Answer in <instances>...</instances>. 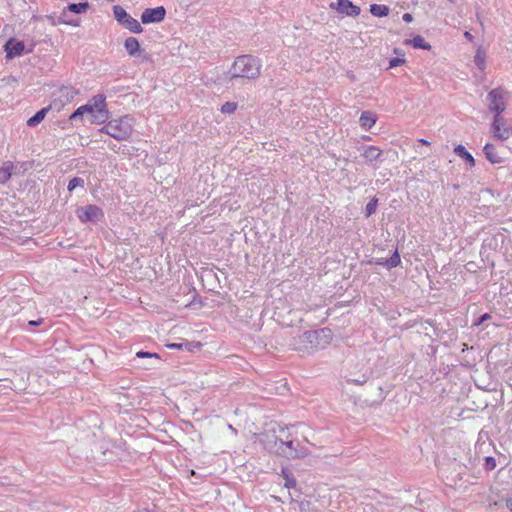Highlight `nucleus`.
I'll list each match as a JSON object with an SVG mask.
<instances>
[{
  "label": "nucleus",
  "mask_w": 512,
  "mask_h": 512,
  "mask_svg": "<svg viewBox=\"0 0 512 512\" xmlns=\"http://www.w3.org/2000/svg\"><path fill=\"white\" fill-rule=\"evenodd\" d=\"M418 142L423 144V145H430V142L427 141L426 139H423V138L419 139Z\"/></svg>",
  "instance_id": "nucleus-43"
},
{
  "label": "nucleus",
  "mask_w": 512,
  "mask_h": 512,
  "mask_svg": "<svg viewBox=\"0 0 512 512\" xmlns=\"http://www.w3.org/2000/svg\"><path fill=\"white\" fill-rule=\"evenodd\" d=\"M464 36L467 38V39H471L472 38V35L470 32H465Z\"/></svg>",
  "instance_id": "nucleus-44"
},
{
  "label": "nucleus",
  "mask_w": 512,
  "mask_h": 512,
  "mask_svg": "<svg viewBox=\"0 0 512 512\" xmlns=\"http://www.w3.org/2000/svg\"><path fill=\"white\" fill-rule=\"evenodd\" d=\"M237 108V104L234 103V102H225L222 106H221V112L222 113H227V114H231L233 113Z\"/></svg>",
  "instance_id": "nucleus-32"
},
{
  "label": "nucleus",
  "mask_w": 512,
  "mask_h": 512,
  "mask_svg": "<svg viewBox=\"0 0 512 512\" xmlns=\"http://www.w3.org/2000/svg\"><path fill=\"white\" fill-rule=\"evenodd\" d=\"M498 238H500L502 240L503 235L502 234L495 235L493 238L486 240L485 244L488 245L489 247L496 248L498 245Z\"/></svg>",
  "instance_id": "nucleus-36"
},
{
  "label": "nucleus",
  "mask_w": 512,
  "mask_h": 512,
  "mask_svg": "<svg viewBox=\"0 0 512 512\" xmlns=\"http://www.w3.org/2000/svg\"><path fill=\"white\" fill-rule=\"evenodd\" d=\"M281 475L285 479L284 487L290 489L296 486V479L292 475V473L287 468H282Z\"/></svg>",
  "instance_id": "nucleus-25"
},
{
  "label": "nucleus",
  "mask_w": 512,
  "mask_h": 512,
  "mask_svg": "<svg viewBox=\"0 0 512 512\" xmlns=\"http://www.w3.org/2000/svg\"><path fill=\"white\" fill-rule=\"evenodd\" d=\"M58 23L77 27L79 26L80 21L76 18H73L70 11H67V7H65L58 16Z\"/></svg>",
  "instance_id": "nucleus-17"
},
{
  "label": "nucleus",
  "mask_w": 512,
  "mask_h": 512,
  "mask_svg": "<svg viewBox=\"0 0 512 512\" xmlns=\"http://www.w3.org/2000/svg\"><path fill=\"white\" fill-rule=\"evenodd\" d=\"M134 120L126 115L108 121L100 130L118 141H125L130 138L133 133Z\"/></svg>",
  "instance_id": "nucleus-3"
},
{
  "label": "nucleus",
  "mask_w": 512,
  "mask_h": 512,
  "mask_svg": "<svg viewBox=\"0 0 512 512\" xmlns=\"http://www.w3.org/2000/svg\"><path fill=\"white\" fill-rule=\"evenodd\" d=\"M368 380V375L367 373H362L360 376L358 377H349L347 379L348 382H351V383H354V384H357V385H363L367 382Z\"/></svg>",
  "instance_id": "nucleus-31"
},
{
  "label": "nucleus",
  "mask_w": 512,
  "mask_h": 512,
  "mask_svg": "<svg viewBox=\"0 0 512 512\" xmlns=\"http://www.w3.org/2000/svg\"><path fill=\"white\" fill-rule=\"evenodd\" d=\"M382 151L376 146H367L364 147L362 156L366 159L367 162L373 163L375 161H381Z\"/></svg>",
  "instance_id": "nucleus-14"
},
{
  "label": "nucleus",
  "mask_w": 512,
  "mask_h": 512,
  "mask_svg": "<svg viewBox=\"0 0 512 512\" xmlns=\"http://www.w3.org/2000/svg\"><path fill=\"white\" fill-rule=\"evenodd\" d=\"M24 43L22 41H17L14 39H10L5 44V51L7 58H13L16 56H21L24 51Z\"/></svg>",
  "instance_id": "nucleus-12"
},
{
  "label": "nucleus",
  "mask_w": 512,
  "mask_h": 512,
  "mask_svg": "<svg viewBox=\"0 0 512 512\" xmlns=\"http://www.w3.org/2000/svg\"><path fill=\"white\" fill-rule=\"evenodd\" d=\"M448 1L451 2V3H454L456 0H448Z\"/></svg>",
  "instance_id": "nucleus-46"
},
{
  "label": "nucleus",
  "mask_w": 512,
  "mask_h": 512,
  "mask_svg": "<svg viewBox=\"0 0 512 512\" xmlns=\"http://www.w3.org/2000/svg\"><path fill=\"white\" fill-rule=\"evenodd\" d=\"M166 10L163 6L147 8L142 12L141 21L143 24L159 23L164 20Z\"/></svg>",
  "instance_id": "nucleus-9"
},
{
  "label": "nucleus",
  "mask_w": 512,
  "mask_h": 512,
  "mask_svg": "<svg viewBox=\"0 0 512 512\" xmlns=\"http://www.w3.org/2000/svg\"><path fill=\"white\" fill-rule=\"evenodd\" d=\"M407 43L417 49H423V50L431 49V45L428 42H426L421 35H416L412 39L408 40Z\"/></svg>",
  "instance_id": "nucleus-21"
},
{
  "label": "nucleus",
  "mask_w": 512,
  "mask_h": 512,
  "mask_svg": "<svg viewBox=\"0 0 512 512\" xmlns=\"http://www.w3.org/2000/svg\"><path fill=\"white\" fill-rule=\"evenodd\" d=\"M496 467V460L491 457V456H487L485 458V468L486 470H493L494 468Z\"/></svg>",
  "instance_id": "nucleus-37"
},
{
  "label": "nucleus",
  "mask_w": 512,
  "mask_h": 512,
  "mask_svg": "<svg viewBox=\"0 0 512 512\" xmlns=\"http://www.w3.org/2000/svg\"><path fill=\"white\" fill-rule=\"evenodd\" d=\"M401 262V259H400V255L398 253V251H394V253L392 254V256L382 262H378L379 265H384L388 268H395L397 267Z\"/></svg>",
  "instance_id": "nucleus-24"
},
{
  "label": "nucleus",
  "mask_w": 512,
  "mask_h": 512,
  "mask_svg": "<svg viewBox=\"0 0 512 512\" xmlns=\"http://www.w3.org/2000/svg\"><path fill=\"white\" fill-rule=\"evenodd\" d=\"M332 336V331L329 328L305 331L294 338V349L301 352L324 349L330 344Z\"/></svg>",
  "instance_id": "nucleus-1"
},
{
  "label": "nucleus",
  "mask_w": 512,
  "mask_h": 512,
  "mask_svg": "<svg viewBox=\"0 0 512 512\" xmlns=\"http://www.w3.org/2000/svg\"><path fill=\"white\" fill-rule=\"evenodd\" d=\"M506 507L512 512V494L505 499Z\"/></svg>",
  "instance_id": "nucleus-41"
},
{
  "label": "nucleus",
  "mask_w": 512,
  "mask_h": 512,
  "mask_svg": "<svg viewBox=\"0 0 512 512\" xmlns=\"http://www.w3.org/2000/svg\"><path fill=\"white\" fill-rule=\"evenodd\" d=\"M261 441L263 442L264 448L270 453H274L287 459H292L288 453L294 452L296 448L294 441H283L277 436L269 434H266Z\"/></svg>",
  "instance_id": "nucleus-4"
},
{
  "label": "nucleus",
  "mask_w": 512,
  "mask_h": 512,
  "mask_svg": "<svg viewBox=\"0 0 512 512\" xmlns=\"http://www.w3.org/2000/svg\"><path fill=\"white\" fill-rule=\"evenodd\" d=\"M42 321H43L42 319H40V320H38V321H34V320H32V321H29V325H31V326H37V325H40V324L42 323Z\"/></svg>",
  "instance_id": "nucleus-42"
},
{
  "label": "nucleus",
  "mask_w": 512,
  "mask_h": 512,
  "mask_svg": "<svg viewBox=\"0 0 512 512\" xmlns=\"http://www.w3.org/2000/svg\"><path fill=\"white\" fill-rule=\"evenodd\" d=\"M377 205H378V199L377 198H372L366 205L365 207V216L366 217H370L372 214L375 213L376 211V208H377Z\"/></svg>",
  "instance_id": "nucleus-29"
},
{
  "label": "nucleus",
  "mask_w": 512,
  "mask_h": 512,
  "mask_svg": "<svg viewBox=\"0 0 512 512\" xmlns=\"http://www.w3.org/2000/svg\"><path fill=\"white\" fill-rule=\"evenodd\" d=\"M136 356L138 358H156V359H159V355L157 353H151V352H146V351H139L137 352Z\"/></svg>",
  "instance_id": "nucleus-38"
},
{
  "label": "nucleus",
  "mask_w": 512,
  "mask_h": 512,
  "mask_svg": "<svg viewBox=\"0 0 512 512\" xmlns=\"http://www.w3.org/2000/svg\"><path fill=\"white\" fill-rule=\"evenodd\" d=\"M349 77H350V79H351V80H354V79H355V77H354V75H353V74L349 75Z\"/></svg>",
  "instance_id": "nucleus-45"
},
{
  "label": "nucleus",
  "mask_w": 512,
  "mask_h": 512,
  "mask_svg": "<svg viewBox=\"0 0 512 512\" xmlns=\"http://www.w3.org/2000/svg\"><path fill=\"white\" fill-rule=\"evenodd\" d=\"M330 7L335 9L338 13L346 16L356 17L360 14V8L354 5L349 0H337L336 3H331Z\"/></svg>",
  "instance_id": "nucleus-10"
},
{
  "label": "nucleus",
  "mask_w": 512,
  "mask_h": 512,
  "mask_svg": "<svg viewBox=\"0 0 512 512\" xmlns=\"http://www.w3.org/2000/svg\"><path fill=\"white\" fill-rule=\"evenodd\" d=\"M89 3L87 1L80 3H70L67 5V11L75 14L85 13L89 9Z\"/></svg>",
  "instance_id": "nucleus-23"
},
{
  "label": "nucleus",
  "mask_w": 512,
  "mask_h": 512,
  "mask_svg": "<svg viewBox=\"0 0 512 512\" xmlns=\"http://www.w3.org/2000/svg\"><path fill=\"white\" fill-rule=\"evenodd\" d=\"M389 12H390V9L386 5H382V4H372V5H370V13L373 16H376V17H386V16H388Z\"/></svg>",
  "instance_id": "nucleus-22"
},
{
  "label": "nucleus",
  "mask_w": 512,
  "mask_h": 512,
  "mask_svg": "<svg viewBox=\"0 0 512 512\" xmlns=\"http://www.w3.org/2000/svg\"><path fill=\"white\" fill-rule=\"evenodd\" d=\"M193 343L191 342H181V343H172L168 344L167 346L171 349H183L184 347L188 350H191V346Z\"/></svg>",
  "instance_id": "nucleus-33"
},
{
  "label": "nucleus",
  "mask_w": 512,
  "mask_h": 512,
  "mask_svg": "<svg viewBox=\"0 0 512 512\" xmlns=\"http://www.w3.org/2000/svg\"><path fill=\"white\" fill-rule=\"evenodd\" d=\"M487 100L489 102V110L495 114L494 117L501 116V113L506 109L503 90L500 88L491 90L487 95Z\"/></svg>",
  "instance_id": "nucleus-6"
},
{
  "label": "nucleus",
  "mask_w": 512,
  "mask_h": 512,
  "mask_svg": "<svg viewBox=\"0 0 512 512\" xmlns=\"http://www.w3.org/2000/svg\"><path fill=\"white\" fill-rule=\"evenodd\" d=\"M86 106L89 107V112H109L106 109V97L103 94L93 96Z\"/></svg>",
  "instance_id": "nucleus-11"
},
{
  "label": "nucleus",
  "mask_w": 512,
  "mask_h": 512,
  "mask_svg": "<svg viewBox=\"0 0 512 512\" xmlns=\"http://www.w3.org/2000/svg\"><path fill=\"white\" fill-rule=\"evenodd\" d=\"M89 113V107L85 105L80 106L77 108L70 116V120L76 121L77 119H80L84 114Z\"/></svg>",
  "instance_id": "nucleus-28"
},
{
  "label": "nucleus",
  "mask_w": 512,
  "mask_h": 512,
  "mask_svg": "<svg viewBox=\"0 0 512 512\" xmlns=\"http://www.w3.org/2000/svg\"><path fill=\"white\" fill-rule=\"evenodd\" d=\"M113 14L115 19L119 22V24L122 25L124 28L128 29L129 31H131L132 33L137 34L143 31V28L141 24L138 22V20L130 16L122 6L115 5L113 7Z\"/></svg>",
  "instance_id": "nucleus-5"
},
{
  "label": "nucleus",
  "mask_w": 512,
  "mask_h": 512,
  "mask_svg": "<svg viewBox=\"0 0 512 512\" xmlns=\"http://www.w3.org/2000/svg\"><path fill=\"white\" fill-rule=\"evenodd\" d=\"M360 125L365 130H369L376 123V117L370 111H363L359 119Z\"/></svg>",
  "instance_id": "nucleus-16"
},
{
  "label": "nucleus",
  "mask_w": 512,
  "mask_h": 512,
  "mask_svg": "<svg viewBox=\"0 0 512 512\" xmlns=\"http://www.w3.org/2000/svg\"><path fill=\"white\" fill-rule=\"evenodd\" d=\"M48 111L49 108H42L41 110L37 111L32 117H30L27 120V125L29 127L37 126L39 123L43 121Z\"/></svg>",
  "instance_id": "nucleus-20"
},
{
  "label": "nucleus",
  "mask_w": 512,
  "mask_h": 512,
  "mask_svg": "<svg viewBox=\"0 0 512 512\" xmlns=\"http://www.w3.org/2000/svg\"><path fill=\"white\" fill-rule=\"evenodd\" d=\"M78 186L84 187V179L80 177H74L68 183V190L71 192Z\"/></svg>",
  "instance_id": "nucleus-30"
},
{
  "label": "nucleus",
  "mask_w": 512,
  "mask_h": 512,
  "mask_svg": "<svg viewBox=\"0 0 512 512\" xmlns=\"http://www.w3.org/2000/svg\"><path fill=\"white\" fill-rule=\"evenodd\" d=\"M491 130L493 137L500 141L507 140L512 135V127L504 125L501 116L494 117Z\"/></svg>",
  "instance_id": "nucleus-8"
},
{
  "label": "nucleus",
  "mask_w": 512,
  "mask_h": 512,
  "mask_svg": "<svg viewBox=\"0 0 512 512\" xmlns=\"http://www.w3.org/2000/svg\"><path fill=\"white\" fill-rule=\"evenodd\" d=\"M483 152L486 159L493 165L502 164L504 162V158L499 155L496 147L491 143H487L484 146Z\"/></svg>",
  "instance_id": "nucleus-13"
},
{
  "label": "nucleus",
  "mask_w": 512,
  "mask_h": 512,
  "mask_svg": "<svg viewBox=\"0 0 512 512\" xmlns=\"http://www.w3.org/2000/svg\"><path fill=\"white\" fill-rule=\"evenodd\" d=\"M475 64L480 68V69H483L484 68V64H485V56L484 54H482L480 51H477L476 55H475Z\"/></svg>",
  "instance_id": "nucleus-34"
},
{
  "label": "nucleus",
  "mask_w": 512,
  "mask_h": 512,
  "mask_svg": "<svg viewBox=\"0 0 512 512\" xmlns=\"http://www.w3.org/2000/svg\"><path fill=\"white\" fill-rule=\"evenodd\" d=\"M124 47L130 56H136L140 52V44L135 37H128L124 42Z\"/></svg>",
  "instance_id": "nucleus-18"
},
{
  "label": "nucleus",
  "mask_w": 512,
  "mask_h": 512,
  "mask_svg": "<svg viewBox=\"0 0 512 512\" xmlns=\"http://www.w3.org/2000/svg\"><path fill=\"white\" fill-rule=\"evenodd\" d=\"M87 114L90 116L91 123L95 124L104 123L109 118V112H89Z\"/></svg>",
  "instance_id": "nucleus-26"
},
{
  "label": "nucleus",
  "mask_w": 512,
  "mask_h": 512,
  "mask_svg": "<svg viewBox=\"0 0 512 512\" xmlns=\"http://www.w3.org/2000/svg\"><path fill=\"white\" fill-rule=\"evenodd\" d=\"M490 317H491V316H490V314H488V313H485V314L481 315V316L478 318L477 322H475V325H480V324H482L484 321L488 320Z\"/></svg>",
  "instance_id": "nucleus-39"
},
{
  "label": "nucleus",
  "mask_w": 512,
  "mask_h": 512,
  "mask_svg": "<svg viewBox=\"0 0 512 512\" xmlns=\"http://www.w3.org/2000/svg\"><path fill=\"white\" fill-rule=\"evenodd\" d=\"M405 63V58L404 57H395V58H392L390 59L389 61V69L391 68H395V67H398L402 64Z\"/></svg>",
  "instance_id": "nucleus-35"
},
{
  "label": "nucleus",
  "mask_w": 512,
  "mask_h": 512,
  "mask_svg": "<svg viewBox=\"0 0 512 512\" xmlns=\"http://www.w3.org/2000/svg\"><path fill=\"white\" fill-rule=\"evenodd\" d=\"M261 61L252 55H241L238 56L232 64L228 74L230 80H236L239 78L255 80L261 74Z\"/></svg>",
  "instance_id": "nucleus-2"
},
{
  "label": "nucleus",
  "mask_w": 512,
  "mask_h": 512,
  "mask_svg": "<svg viewBox=\"0 0 512 512\" xmlns=\"http://www.w3.org/2000/svg\"><path fill=\"white\" fill-rule=\"evenodd\" d=\"M15 168L16 167L12 161H5L2 163L0 166V184H6L10 180Z\"/></svg>",
  "instance_id": "nucleus-15"
},
{
  "label": "nucleus",
  "mask_w": 512,
  "mask_h": 512,
  "mask_svg": "<svg viewBox=\"0 0 512 512\" xmlns=\"http://www.w3.org/2000/svg\"><path fill=\"white\" fill-rule=\"evenodd\" d=\"M454 152H455L459 157H461L462 159H464V160L469 164V166H470V167L475 166V159H474V157L471 155V153H470V152H468V151L466 150V148H465L463 145H461V144L457 145V146L454 148Z\"/></svg>",
  "instance_id": "nucleus-19"
},
{
  "label": "nucleus",
  "mask_w": 512,
  "mask_h": 512,
  "mask_svg": "<svg viewBox=\"0 0 512 512\" xmlns=\"http://www.w3.org/2000/svg\"><path fill=\"white\" fill-rule=\"evenodd\" d=\"M103 216L102 209L96 205H87L78 211V218L82 223H97Z\"/></svg>",
  "instance_id": "nucleus-7"
},
{
  "label": "nucleus",
  "mask_w": 512,
  "mask_h": 512,
  "mask_svg": "<svg viewBox=\"0 0 512 512\" xmlns=\"http://www.w3.org/2000/svg\"><path fill=\"white\" fill-rule=\"evenodd\" d=\"M402 19H403L404 22L410 23V22L413 21V16L410 13H405L402 16Z\"/></svg>",
  "instance_id": "nucleus-40"
},
{
  "label": "nucleus",
  "mask_w": 512,
  "mask_h": 512,
  "mask_svg": "<svg viewBox=\"0 0 512 512\" xmlns=\"http://www.w3.org/2000/svg\"><path fill=\"white\" fill-rule=\"evenodd\" d=\"M309 454H310L309 450L306 447L300 446V445H296L294 452L288 453V455L292 459H302V458L307 457Z\"/></svg>",
  "instance_id": "nucleus-27"
}]
</instances>
